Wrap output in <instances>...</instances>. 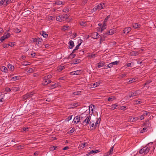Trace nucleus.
<instances>
[{
    "label": "nucleus",
    "instance_id": "obj_15",
    "mask_svg": "<svg viewBox=\"0 0 156 156\" xmlns=\"http://www.w3.org/2000/svg\"><path fill=\"white\" fill-rule=\"evenodd\" d=\"M40 34L41 35L43 36L44 37H47L48 36V35L46 33V32L44 31H42L40 32Z\"/></svg>",
    "mask_w": 156,
    "mask_h": 156
},
{
    "label": "nucleus",
    "instance_id": "obj_10",
    "mask_svg": "<svg viewBox=\"0 0 156 156\" xmlns=\"http://www.w3.org/2000/svg\"><path fill=\"white\" fill-rule=\"evenodd\" d=\"M97 119L96 121V122L95 123V128H97V127H98L99 126V124L101 122V119L100 117L99 118H97Z\"/></svg>",
    "mask_w": 156,
    "mask_h": 156
},
{
    "label": "nucleus",
    "instance_id": "obj_36",
    "mask_svg": "<svg viewBox=\"0 0 156 156\" xmlns=\"http://www.w3.org/2000/svg\"><path fill=\"white\" fill-rule=\"evenodd\" d=\"M19 77L20 76H16L13 77L12 78L11 80L13 81L16 80L18 79Z\"/></svg>",
    "mask_w": 156,
    "mask_h": 156
},
{
    "label": "nucleus",
    "instance_id": "obj_9",
    "mask_svg": "<svg viewBox=\"0 0 156 156\" xmlns=\"http://www.w3.org/2000/svg\"><path fill=\"white\" fill-rule=\"evenodd\" d=\"M99 152V150H93L89 152L88 153H87V155L89 156L91 154L93 153H96Z\"/></svg>",
    "mask_w": 156,
    "mask_h": 156
},
{
    "label": "nucleus",
    "instance_id": "obj_21",
    "mask_svg": "<svg viewBox=\"0 0 156 156\" xmlns=\"http://www.w3.org/2000/svg\"><path fill=\"white\" fill-rule=\"evenodd\" d=\"M42 39H40L39 38H38V40L36 41V44L37 45L39 46L40 45L42 44Z\"/></svg>",
    "mask_w": 156,
    "mask_h": 156
},
{
    "label": "nucleus",
    "instance_id": "obj_26",
    "mask_svg": "<svg viewBox=\"0 0 156 156\" xmlns=\"http://www.w3.org/2000/svg\"><path fill=\"white\" fill-rule=\"evenodd\" d=\"M28 98L27 94L23 95L22 96V99L24 101L27 100Z\"/></svg>",
    "mask_w": 156,
    "mask_h": 156
},
{
    "label": "nucleus",
    "instance_id": "obj_11",
    "mask_svg": "<svg viewBox=\"0 0 156 156\" xmlns=\"http://www.w3.org/2000/svg\"><path fill=\"white\" fill-rule=\"evenodd\" d=\"M51 82V81L50 80H44L43 81L42 84L44 85H46Z\"/></svg>",
    "mask_w": 156,
    "mask_h": 156
},
{
    "label": "nucleus",
    "instance_id": "obj_20",
    "mask_svg": "<svg viewBox=\"0 0 156 156\" xmlns=\"http://www.w3.org/2000/svg\"><path fill=\"white\" fill-rule=\"evenodd\" d=\"M135 104H140L143 102V101L140 99L139 100H136L133 101Z\"/></svg>",
    "mask_w": 156,
    "mask_h": 156
},
{
    "label": "nucleus",
    "instance_id": "obj_19",
    "mask_svg": "<svg viewBox=\"0 0 156 156\" xmlns=\"http://www.w3.org/2000/svg\"><path fill=\"white\" fill-rule=\"evenodd\" d=\"M140 25L139 24L137 23H134L132 24L133 27L135 29L140 27Z\"/></svg>",
    "mask_w": 156,
    "mask_h": 156
},
{
    "label": "nucleus",
    "instance_id": "obj_50",
    "mask_svg": "<svg viewBox=\"0 0 156 156\" xmlns=\"http://www.w3.org/2000/svg\"><path fill=\"white\" fill-rule=\"evenodd\" d=\"M14 1V0H7V1L6 2V3L7 4H9V3L12 2L13 1Z\"/></svg>",
    "mask_w": 156,
    "mask_h": 156
},
{
    "label": "nucleus",
    "instance_id": "obj_55",
    "mask_svg": "<svg viewBox=\"0 0 156 156\" xmlns=\"http://www.w3.org/2000/svg\"><path fill=\"white\" fill-rule=\"evenodd\" d=\"M80 45H81V43H80V44H78V45H77L75 48V50H78L79 49V47L80 46Z\"/></svg>",
    "mask_w": 156,
    "mask_h": 156
},
{
    "label": "nucleus",
    "instance_id": "obj_60",
    "mask_svg": "<svg viewBox=\"0 0 156 156\" xmlns=\"http://www.w3.org/2000/svg\"><path fill=\"white\" fill-rule=\"evenodd\" d=\"M79 105V103L78 102L75 103L73 104V106L74 107H76Z\"/></svg>",
    "mask_w": 156,
    "mask_h": 156
},
{
    "label": "nucleus",
    "instance_id": "obj_37",
    "mask_svg": "<svg viewBox=\"0 0 156 156\" xmlns=\"http://www.w3.org/2000/svg\"><path fill=\"white\" fill-rule=\"evenodd\" d=\"M96 56V55L95 54H90L88 55V57H90V58H94Z\"/></svg>",
    "mask_w": 156,
    "mask_h": 156
},
{
    "label": "nucleus",
    "instance_id": "obj_28",
    "mask_svg": "<svg viewBox=\"0 0 156 156\" xmlns=\"http://www.w3.org/2000/svg\"><path fill=\"white\" fill-rule=\"evenodd\" d=\"M34 94V92H31L27 93L28 98L31 97Z\"/></svg>",
    "mask_w": 156,
    "mask_h": 156
},
{
    "label": "nucleus",
    "instance_id": "obj_42",
    "mask_svg": "<svg viewBox=\"0 0 156 156\" xmlns=\"http://www.w3.org/2000/svg\"><path fill=\"white\" fill-rule=\"evenodd\" d=\"M99 83L98 82H96L93 84L94 87H96L99 85Z\"/></svg>",
    "mask_w": 156,
    "mask_h": 156
},
{
    "label": "nucleus",
    "instance_id": "obj_6",
    "mask_svg": "<svg viewBox=\"0 0 156 156\" xmlns=\"http://www.w3.org/2000/svg\"><path fill=\"white\" fill-rule=\"evenodd\" d=\"M80 121L81 120L80 117L76 116L74 118L73 122L74 124H76L80 122Z\"/></svg>",
    "mask_w": 156,
    "mask_h": 156
},
{
    "label": "nucleus",
    "instance_id": "obj_25",
    "mask_svg": "<svg viewBox=\"0 0 156 156\" xmlns=\"http://www.w3.org/2000/svg\"><path fill=\"white\" fill-rule=\"evenodd\" d=\"M110 16L109 15L106 16V18H105L103 22V23L104 24V26H106V23L107 20H108V19L110 18Z\"/></svg>",
    "mask_w": 156,
    "mask_h": 156
},
{
    "label": "nucleus",
    "instance_id": "obj_31",
    "mask_svg": "<svg viewBox=\"0 0 156 156\" xmlns=\"http://www.w3.org/2000/svg\"><path fill=\"white\" fill-rule=\"evenodd\" d=\"M64 68L65 67L64 66L61 65L58 67V70L59 71H61L63 70Z\"/></svg>",
    "mask_w": 156,
    "mask_h": 156
},
{
    "label": "nucleus",
    "instance_id": "obj_64",
    "mask_svg": "<svg viewBox=\"0 0 156 156\" xmlns=\"http://www.w3.org/2000/svg\"><path fill=\"white\" fill-rule=\"evenodd\" d=\"M29 128L28 127L23 128V130L25 131H28Z\"/></svg>",
    "mask_w": 156,
    "mask_h": 156
},
{
    "label": "nucleus",
    "instance_id": "obj_59",
    "mask_svg": "<svg viewBox=\"0 0 156 156\" xmlns=\"http://www.w3.org/2000/svg\"><path fill=\"white\" fill-rule=\"evenodd\" d=\"M30 62H24L23 64V65L24 66H27L30 65Z\"/></svg>",
    "mask_w": 156,
    "mask_h": 156
},
{
    "label": "nucleus",
    "instance_id": "obj_62",
    "mask_svg": "<svg viewBox=\"0 0 156 156\" xmlns=\"http://www.w3.org/2000/svg\"><path fill=\"white\" fill-rule=\"evenodd\" d=\"M8 71L7 68L5 67H4L3 71L6 73Z\"/></svg>",
    "mask_w": 156,
    "mask_h": 156
},
{
    "label": "nucleus",
    "instance_id": "obj_27",
    "mask_svg": "<svg viewBox=\"0 0 156 156\" xmlns=\"http://www.w3.org/2000/svg\"><path fill=\"white\" fill-rule=\"evenodd\" d=\"M131 55L133 56H136L138 54V53L136 51H133L130 53Z\"/></svg>",
    "mask_w": 156,
    "mask_h": 156
},
{
    "label": "nucleus",
    "instance_id": "obj_29",
    "mask_svg": "<svg viewBox=\"0 0 156 156\" xmlns=\"http://www.w3.org/2000/svg\"><path fill=\"white\" fill-rule=\"evenodd\" d=\"M58 83L54 84H53L51 85V89H54V88L58 86Z\"/></svg>",
    "mask_w": 156,
    "mask_h": 156
},
{
    "label": "nucleus",
    "instance_id": "obj_16",
    "mask_svg": "<svg viewBox=\"0 0 156 156\" xmlns=\"http://www.w3.org/2000/svg\"><path fill=\"white\" fill-rule=\"evenodd\" d=\"M89 125L90 126V128H93L94 129H96V128H95L94 122V121L91 120L90 122Z\"/></svg>",
    "mask_w": 156,
    "mask_h": 156
},
{
    "label": "nucleus",
    "instance_id": "obj_33",
    "mask_svg": "<svg viewBox=\"0 0 156 156\" xmlns=\"http://www.w3.org/2000/svg\"><path fill=\"white\" fill-rule=\"evenodd\" d=\"M76 55L75 54H74L73 53H72L69 56V58H73L75 57Z\"/></svg>",
    "mask_w": 156,
    "mask_h": 156
},
{
    "label": "nucleus",
    "instance_id": "obj_7",
    "mask_svg": "<svg viewBox=\"0 0 156 156\" xmlns=\"http://www.w3.org/2000/svg\"><path fill=\"white\" fill-rule=\"evenodd\" d=\"M115 30L114 29L110 30L109 31L105 34L106 35H111L115 33Z\"/></svg>",
    "mask_w": 156,
    "mask_h": 156
},
{
    "label": "nucleus",
    "instance_id": "obj_39",
    "mask_svg": "<svg viewBox=\"0 0 156 156\" xmlns=\"http://www.w3.org/2000/svg\"><path fill=\"white\" fill-rule=\"evenodd\" d=\"M106 35L105 34L103 36V37H101L100 38V43H101V42L103 41L104 40V38L106 37Z\"/></svg>",
    "mask_w": 156,
    "mask_h": 156
},
{
    "label": "nucleus",
    "instance_id": "obj_38",
    "mask_svg": "<svg viewBox=\"0 0 156 156\" xmlns=\"http://www.w3.org/2000/svg\"><path fill=\"white\" fill-rule=\"evenodd\" d=\"M24 146L23 145H20L17 146L16 147V149L20 150L21 149L23 148Z\"/></svg>",
    "mask_w": 156,
    "mask_h": 156
},
{
    "label": "nucleus",
    "instance_id": "obj_53",
    "mask_svg": "<svg viewBox=\"0 0 156 156\" xmlns=\"http://www.w3.org/2000/svg\"><path fill=\"white\" fill-rule=\"evenodd\" d=\"M119 62L118 61H115L114 62H112V64H113V65H116L118 64Z\"/></svg>",
    "mask_w": 156,
    "mask_h": 156
},
{
    "label": "nucleus",
    "instance_id": "obj_63",
    "mask_svg": "<svg viewBox=\"0 0 156 156\" xmlns=\"http://www.w3.org/2000/svg\"><path fill=\"white\" fill-rule=\"evenodd\" d=\"M14 45V44L13 42H11L10 44H8V46L12 47Z\"/></svg>",
    "mask_w": 156,
    "mask_h": 156
},
{
    "label": "nucleus",
    "instance_id": "obj_13",
    "mask_svg": "<svg viewBox=\"0 0 156 156\" xmlns=\"http://www.w3.org/2000/svg\"><path fill=\"white\" fill-rule=\"evenodd\" d=\"M99 36L98 33L97 32H94L93 33L92 35V37L93 38H99Z\"/></svg>",
    "mask_w": 156,
    "mask_h": 156
},
{
    "label": "nucleus",
    "instance_id": "obj_34",
    "mask_svg": "<svg viewBox=\"0 0 156 156\" xmlns=\"http://www.w3.org/2000/svg\"><path fill=\"white\" fill-rule=\"evenodd\" d=\"M115 98L113 96H111L109 97L108 99V101H112L114 100Z\"/></svg>",
    "mask_w": 156,
    "mask_h": 156
},
{
    "label": "nucleus",
    "instance_id": "obj_43",
    "mask_svg": "<svg viewBox=\"0 0 156 156\" xmlns=\"http://www.w3.org/2000/svg\"><path fill=\"white\" fill-rule=\"evenodd\" d=\"M14 31L16 33H20L21 31L18 28L14 29Z\"/></svg>",
    "mask_w": 156,
    "mask_h": 156
},
{
    "label": "nucleus",
    "instance_id": "obj_49",
    "mask_svg": "<svg viewBox=\"0 0 156 156\" xmlns=\"http://www.w3.org/2000/svg\"><path fill=\"white\" fill-rule=\"evenodd\" d=\"M73 115H69V116L66 119V120L67 121H69V120L71 119L72 118V117Z\"/></svg>",
    "mask_w": 156,
    "mask_h": 156
},
{
    "label": "nucleus",
    "instance_id": "obj_35",
    "mask_svg": "<svg viewBox=\"0 0 156 156\" xmlns=\"http://www.w3.org/2000/svg\"><path fill=\"white\" fill-rule=\"evenodd\" d=\"M56 20L57 21H62V18H61V15L58 16L56 17Z\"/></svg>",
    "mask_w": 156,
    "mask_h": 156
},
{
    "label": "nucleus",
    "instance_id": "obj_3",
    "mask_svg": "<svg viewBox=\"0 0 156 156\" xmlns=\"http://www.w3.org/2000/svg\"><path fill=\"white\" fill-rule=\"evenodd\" d=\"M150 150L149 147H147V145L143 148L142 149L140 150L139 151V153L140 154H146Z\"/></svg>",
    "mask_w": 156,
    "mask_h": 156
},
{
    "label": "nucleus",
    "instance_id": "obj_61",
    "mask_svg": "<svg viewBox=\"0 0 156 156\" xmlns=\"http://www.w3.org/2000/svg\"><path fill=\"white\" fill-rule=\"evenodd\" d=\"M8 46V44H4L2 45V47L5 48H6L7 47V46Z\"/></svg>",
    "mask_w": 156,
    "mask_h": 156
},
{
    "label": "nucleus",
    "instance_id": "obj_58",
    "mask_svg": "<svg viewBox=\"0 0 156 156\" xmlns=\"http://www.w3.org/2000/svg\"><path fill=\"white\" fill-rule=\"evenodd\" d=\"M12 89H10L9 87H6L5 88V90L7 92L10 91Z\"/></svg>",
    "mask_w": 156,
    "mask_h": 156
},
{
    "label": "nucleus",
    "instance_id": "obj_4",
    "mask_svg": "<svg viewBox=\"0 0 156 156\" xmlns=\"http://www.w3.org/2000/svg\"><path fill=\"white\" fill-rule=\"evenodd\" d=\"M140 91L137 90L131 92L129 95V98H133V97L138 96L140 94Z\"/></svg>",
    "mask_w": 156,
    "mask_h": 156
},
{
    "label": "nucleus",
    "instance_id": "obj_56",
    "mask_svg": "<svg viewBox=\"0 0 156 156\" xmlns=\"http://www.w3.org/2000/svg\"><path fill=\"white\" fill-rule=\"evenodd\" d=\"M62 11L65 12H68L69 11V9L68 8L64 9Z\"/></svg>",
    "mask_w": 156,
    "mask_h": 156
},
{
    "label": "nucleus",
    "instance_id": "obj_8",
    "mask_svg": "<svg viewBox=\"0 0 156 156\" xmlns=\"http://www.w3.org/2000/svg\"><path fill=\"white\" fill-rule=\"evenodd\" d=\"M61 18L62 19V21L65 20L68 18L69 17V15L68 14H63L61 15Z\"/></svg>",
    "mask_w": 156,
    "mask_h": 156
},
{
    "label": "nucleus",
    "instance_id": "obj_46",
    "mask_svg": "<svg viewBox=\"0 0 156 156\" xmlns=\"http://www.w3.org/2000/svg\"><path fill=\"white\" fill-rule=\"evenodd\" d=\"M106 26H104V24L103 23V25L102 27L101 28V31L102 32V31L105 29V27Z\"/></svg>",
    "mask_w": 156,
    "mask_h": 156
},
{
    "label": "nucleus",
    "instance_id": "obj_32",
    "mask_svg": "<svg viewBox=\"0 0 156 156\" xmlns=\"http://www.w3.org/2000/svg\"><path fill=\"white\" fill-rule=\"evenodd\" d=\"M74 74L75 75H78L80 74L81 72V70H77L76 71H74Z\"/></svg>",
    "mask_w": 156,
    "mask_h": 156
},
{
    "label": "nucleus",
    "instance_id": "obj_22",
    "mask_svg": "<svg viewBox=\"0 0 156 156\" xmlns=\"http://www.w3.org/2000/svg\"><path fill=\"white\" fill-rule=\"evenodd\" d=\"M98 68H99L103 66L104 65L105 63L103 61H101L99 63H98Z\"/></svg>",
    "mask_w": 156,
    "mask_h": 156
},
{
    "label": "nucleus",
    "instance_id": "obj_5",
    "mask_svg": "<svg viewBox=\"0 0 156 156\" xmlns=\"http://www.w3.org/2000/svg\"><path fill=\"white\" fill-rule=\"evenodd\" d=\"M87 111L79 116L81 121H82L83 120L85 119L87 117H88L89 115H90L89 114V113H88L89 112H87Z\"/></svg>",
    "mask_w": 156,
    "mask_h": 156
},
{
    "label": "nucleus",
    "instance_id": "obj_48",
    "mask_svg": "<svg viewBox=\"0 0 156 156\" xmlns=\"http://www.w3.org/2000/svg\"><path fill=\"white\" fill-rule=\"evenodd\" d=\"M12 89L15 91H17L20 90V88L18 87H13Z\"/></svg>",
    "mask_w": 156,
    "mask_h": 156
},
{
    "label": "nucleus",
    "instance_id": "obj_54",
    "mask_svg": "<svg viewBox=\"0 0 156 156\" xmlns=\"http://www.w3.org/2000/svg\"><path fill=\"white\" fill-rule=\"evenodd\" d=\"M85 23L83 21H82L80 23V25L82 26H85Z\"/></svg>",
    "mask_w": 156,
    "mask_h": 156
},
{
    "label": "nucleus",
    "instance_id": "obj_30",
    "mask_svg": "<svg viewBox=\"0 0 156 156\" xmlns=\"http://www.w3.org/2000/svg\"><path fill=\"white\" fill-rule=\"evenodd\" d=\"M62 4V2L58 0L56 1L55 3V5H60Z\"/></svg>",
    "mask_w": 156,
    "mask_h": 156
},
{
    "label": "nucleus",
    "instance_id": "obj_45",
    "mask_svg": "<svg viewBox=\"0 0 156 156\" xmlns=\"http://www.w3.org/2000/svg\"><path fill=\"white\" fill-rule=\"evenodd\" d=\"M5 36L3 35L0 38V40L2 42L6 38H5Z\"/></svg>",
    "mask_w": 156,
    "mask_h": 156
},
{
    "label": "nucleus",
    "instance_id": "obj_51",
    "mask_svg": "<svg viewBox=\"0 0 156 156\" xmlns=\"http://www.w3.org/2000/svg\"><path fill=\"white\" fill-rule=\"evenodd\" d=\"M75 130V129L74 128H73L69 132V133L71 134L74 132Z\"/></svg>",
    "mask_w": 156,
    "mask_h": 156
},
{
    "label": "nucleus",
    "instance_id": "obj_40",
    "mask_svg": "<svg viewBox=\"0 0 156 156\" xmlns=\"http://www.w3.org/2000/svg\"><path fill=\"white\" fill-rule=\"evenodd\" d=\"M118 106V105L117 104H115L113 105H112V109L113 110H114L115 109H116V107Z\"/></svg>",
    "mask_w": 156,
    "mask_h": 156
},
{
    "label": "nucleus",
    "instance_id": "obj_18",
    "mask_svg": "<svg viewBox=\"0 0 156 156\" xmlns=\"http://www.w3.org/2000/svg\"><path fill=\"white\" fill-rule=\"evenodd\" d=\"M130 119L131 121L134 122L138 120L139 119V118L138 117H131V118H130Z\"/></svg>",
    "mask_w": 156,
    "mask_h": 156
},
{
    "label": "nucleus",
    "instance_id": "obj_47",
    "mask_svg": "<svg viewBox=\"0 0 156 156\" xmlns=\"http://www.w3.org/2000/svg\"><path fill=\"white\" fill-rule=\"evenodd\" d=\"M4 36H5V38L6 39L10 37V34L9 33H8L6 35H4Z\"/></svg>",
    "mask_w": 156,
    "mask_h": 156
},
{
    "label": "nucleus",
    "instance_id": "obj_24",
    "mask_svg": "<svg viewBox=\"0 0 156 156\" xmlns=\"http://www.w3.org/2000/svg\"><path fill=\"white\" fill-rule=\"evenodd\" d=\"M81 60L80 59H74L73 61L72 64H76L80 63Z\"/></svg>",
    "mask_w": 156,
    "mask_h": 156
},
{
    "label": "nucleus",
    "instance_id": "obj_52",
    "mask_svg": "<svg viewBox=\"0 0 156 156\" xmlns=\"http://www.w3.org/2000/svg\"><path fill=\"white\" fill-rule=\"evenodd\" d=\"M113 64H112V62L108 64L107 65V67H109V68H111L112 66H113Z\"/></svg>",
    "mask_w": 156,
    "mask_h": 156
},
{
    "label": "nucleus",
    "instance_id": "obj_14",
    "mask_svg": "<svg viewBox=\"0 0 156 156\" xmlns=\"http://www.w3.org/2000/svg\"><path fill=\"white\" fill-rule=\"evenodd\" d=\"M7 0H1L0 1V5H4L5 6H7L9 4L6 3Z\"/></svg>",
    "mask_w": 156,
    "mask_h": 156
},
{
    "label": "nucleus",
    "instance_id": "obj_57",
    "mask_svg": "<svg viewBox=\"0 0 156 156\" xmlns=\"http://www.w3.org/2000/svg\"><path fill=\"white\" fill-rule=\"evenodd\" d=\"M151 82V81L148 80L144 83V85H147L149 84Z\"/></svg>",
    "mask_w": 156,
    "mask_h": 156
},
{
    "label": "nucleus",
    "instance_id": "obj_44",
    "mask_svg": "<svg viewBox=\"0 0 156 156\" xmlns=\"http://www.w3.org/2000/svg\"><path fill=\"white\" fill-rule=\"evenodd\" d=\"M149 114V115L150 114V113L149 112L147 111H145L144 112L143 115H147Z\"/></svg>",
    "mask_w": 156,
    "mask_h": 156
},
{
    "label": "nucleus",
    "instance_id": "obj_17",
    "mask_svg": "<svg viewBox=\"0 0 156 156\" xmlns=\"http://www.w3.org/2000/svg\"><path fill=\"white\" fill-rule=\"evenodd\" d=\"M69 48L70 49H71L74 46V43L73 41L72 40H70L69 43Z\"/></svg>",
    "mask_w": 156,
    "mask_h": 156
},
{
    "label": "nucleus",
    "instance_id": "obj_12",
    "mask_svg": "<svg viewBox=\"0 0 156 156\" xmlns=\"http://www.w3.org/2000/svg\"><path fill=\"white\" fill-rule=\"evenodd\" d=\"M131 30L130 27H126L123 30V32L124 34H128Z\"/></svg>",
    "mask_w": 156,
    "mask_h": 156
},
{
    "label": "nucleus",
    "instance_id": "obj_23",
    "mask_svg": "<svg viewBox=\"0 0 156 156\" xmlns=\"http://www.w3.org/2000/svg\"><path fill=\"white\" fill-rule=\"evenodd\" d=\"M8 67L9 69H10L11 71H13L14 70V67L11 64H9L8 65Z\"/></svg>",
    "mask_w": 156,
    "mask_h": 156
},
{
    "label": "nucleus",
    "instance_id": "obj_41",
    "mask_svg": "<svg viewBox=\"0 0 156 156\" xmlns=\"http://www.w3.org/2000/svg\"><path fill=\"white\" fill-rule=\"evenodd\" d=\"M69 28V26H64L63 27V29L64 31H65L66 30H67Z\"/></svg>",
    "mask_w": 156,
    "mask_h": 156
},
{
    "label": "nucleus",
    "instance_id": "obj_2",
    "mask_svg": "<svg viewBox=\"0 0 156 156\" xmlns=\"http://www.w3.org/2000/svg\"><path fill=\"white\" fill-rule=\"evenodd\" d=\"M91 119V117L90 115H89L88 117H87L85 119L82 121V124L83 126H87L89 124V123Z\"/></svg>",
    "mask_w": 156,
    "mask_h": 156
},
{
    "label": "nucleus",
    "instance_id": "obj_1",
    "mask_svg": "<svg viewBox=\"0 0 156 156\" xmlns=\"http://www.w3.org/2000/svg\"><path fill=\"white\" fill-rule=\"evenodd\" d=\"M105 7V3H101L96 6H94L93 8V10L95 12L97 10H100L101 9H104Z\"/></svg>",
    "mask_w": 156,
    "mask_h": 156
}]
</instances>
